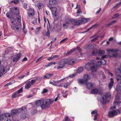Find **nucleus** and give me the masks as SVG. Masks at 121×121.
<instances>
[{"instance_id":"nucleus-1","label":"nucleus","mask_w":121,"mask_h":121,"mask_svg":"<svg viewBox=\"0 0 121 121\" xmlns=\"http://www.w3.org/2000/svg\"><path fill=\"white\" fill-rule=\"evenodd\" d=\"M106 63V60L104 59H100V61H98L96 63L95 60H93L91 63L87 64L85 66V68L87 70H90L92 72H95L97 69V67L99 65L105 64Z\"/></svg>"},{"instance_id":"nucleus-2","label":"nucleus","mask_w":121,"mask_h":121,"mask_svg":"<svg viewBox=\"0 0 121 121\" xmlns=\"http://www.w3.org/2000/svg\"><path fill=\"white\" fill-rule=\"evenodd\" d=\"M16 18L17 19H15L13 21L11 22L10 25L12 29L18 32H19L21 31L22 26L21 24H18L17 20L18 22H20L21 20V17L18 15H17Z\"/></svg>"},{"instance_id":"nucleus-3","label":"nucleus","mask_w":121,"mask_h":121,"mask_svg":"<svg viewBox=\"0 0 121 121\" xmlns=\"http://www.w3.org/2000/svg\"><path fill=\"white\" fill-rule=\"evenodd\" d=\"M48 101L47 99L37 100L35 102V104L37 106L40 105L42 109H44L48 108L50 106Z\"/></svg>"},{"instance_id":"nucleus-4","label":"nucleus","mask_w":121,"mask_h":121,"mask_svg":"<svg viewBox=\"0 0 121 121\" xmlns=\"http://www.w3.org/2000/svg\"><path fill=\"white\" fill-rule=\"evenodd\" d=\"M68 60L66 59H63L59 61L58 63V66L57 69L63 68L66 66V64L68 63Z\"/></svg>"},{"instance_id":"nucleus-5","label":"nucleus","mask_w":121,"mask_h":121,"mask_svg":"<svg viewBox=\"0 0 121 121\" xmlns=\"http://www.w3.org/2000/svg\"><path fill=\"white\" fill-rule=\"evenodd\" d=\"M90 78L89 75L88 74H85L84 75L83 79H80L78 80L79 82L81 84H84L87 82Z\"/></svg>"},{"instance_id":"nucleus-6","label":"nucleus","mask_w":121,"mask_h":121,"mask_svg":"<svg viewBox=\"0 0 121 121\" xmlns=\"http://www.w3.org/2000/svg\"><path fill=\"white\" fill-rule=\"evenodd\" d=\"M117 80L118 83L121 84V68L116 69L115 70Z\"/></svg>"},{"instance_id":"nucleus-7","label":"nucleus","mask_w":121,"mask_h":121,"mask_svg":"<svg viewBox=\"0 0 121 121\" xmlns=\"http://www.w3.org/2000/svg\"><path fill=\"white\" fill-rule=\"evenodd\" d=\"M20 111L22 113V114H21L20 116V118L22 119H24L27 118L28 116L26 113H24V112H25L26 109L25 107H22L20 109Z\"/></svg>"},{"instance_id":"nucleus-8","label":"nucleus","mask_w":121,"mask_h":121,"mask_svg":"<svg viewBox=\"0 0 121 121\" xmlns=\"http://www.w3.org/2000/svg\"><path fill=\"white\" fill-rule=\"evenodd\" d=\"M111 94L110 93L108 92L105 95H103L102 97L101 102L103 104L105 103L107 101V99L111 96Z\"/></svg>"},{"instance_id":"nucleus-9","label":"nucleus","mask_w":121,"mask_h":121,"mask_svg":"<svg viewBox=\"0 0 121 121\" xmlns=\"http://www.w3.org/2000/svg\"><path fill=\"white\" fill-rule=\"evenodd\" d=\"M120 113V111L118 110L110 111L108 112V116L110 117H112Z\"/></svg>"},{"instance_id":"nucleus-10","label":"nucleus","mask_w":121,"mask_h":121,"mask_svg":"<svg viewBox=\"0 0 121 121\" xmlns=\"http://www.w3.org/2000/svg\"><path fill=\"white\" fill-rule=\"evenodd\" d=\"M68 20L76 25H79L82 24V22L81 20H77L74 19H68L67 21H68Z\"/></svg>"},{"instance_id":"nucleus-11","label":"nucleus","mask_w":121,"mask_h":121,"mask_svg":"<svg viewBox=\"0 0 121 121\" xmlns=\"http://www.w3.org/2000/svg\"><path fill=\"white\" fill-rule=\"evenodd\" d=\"M35 11L34 9H28L27 12V14L30 17H33L34 15Z\"/></svg>"},{"instance_id":"nucleus-12","label":"nucleus","mask_w":121,"mask_h":121,"mask_svg":"<svg viewBox=\"0 0 121 121\" xmlns=\"http://www.w3.org/2000/svg\"><path fill=\"white\" fill-rule=\"evenodd\" d=\"M85 84L86 86V88L88 89H91L95 86L94 83L92 82H86Z\"/></svg>"},{"instance_id":"nucleus-13","label":"nucleus","mask_w":121,"mask_h":121,"mask_svg":"<svg viewBox=\"0 0 121 121\" xmlns=\"http://www.w3.org/2000/svg\"><path fill=\"white\" fill-rule=\"evenodd\" d=\"M21 53L17 54L16 57H14L13 59V62H17L21 58Z\"/></svg>"},{"instance_id":"nucleus-14","label":"nucleus","mask_w":121,"mask_h":121,"mask_svg":"<svg viewBox=\"0 0 121 121\" xmlns=\"http://www.w3.org/2000/svg\"><path fill=\"white\" fill-rule=\"evenodd\" d=\"M6 71L5 67L3 66H1L0 67V77L4 75L3 73Z\"/></svg>"},{"instance_id":"nucleus-15","label":"nucleus","mask_w":121,"mask_h":121,"mask_svg":"<svg viewBox=\"0 0 121 121\" xmlns=\"http://www.w3.org/2000/svg\"><path fill=\"white\" fill-rule=\"evenodd\" d=\"M97 45L95 44H89L85 46V48L87 49H91L96 47Z\"/></svg>"},{"instance_id":"nucleus-16","label":"nucleus","mask_w":121,"mask_h":121,"mask_svg":"<svg viewBox=\"0 0 121 121\" xmlns=\"http://www.w3.org/2000/svg\"><path fill=\"white\" fill-rule=\"evenodd\" d=\"M47 20L48 22V24H47V27L48 28V27H49L51 31H52L54 29L55 26L54 24L51 25L49 22V20L48 19Z\"/></svg>"},{"instance_id":"nucleus-17","label":"nucleus","mask_w":121,"mask_h":121,"mask_svg":"<svg viewBox=\"0 0 121 121\" xmlns=\"http://www.w3.org/2000/svg\"><path fill=\"white\" fill-rule=\"evenodd\" d=\"M4 114L5 117L6 118L5 119H13V117L12 115L9 113L6 112Z\"/></svg>"},{"instance_id":"nucleus-18","label":"nucleus","mask_w":121,"mask_h":121,"mask_svg":"<svg viewBox=\"0 0 121 121\" xmlns=\"http://www.w3.org/2000/svg\"><path fill=\"white\" fill-rule=\"evenodd\" d=\"M57 3V0H48V4L51 5H55Z\"/></svg>"},{"instance_id":"nucleus-19","label":"nucleus","mask_w":121,"mask_h":121,"mask_svg":"<svg viewBox=\"0 0 121 121\" xmlns=\"http://www.w3.org/2000/svg\"><path fill=\"white\" fill-rule=\"evenodd\" d=\"M12 115H17L19 114V112L17 110L14 109L12 110L11 112Z\"/></svg>"},{"instance_id":"nucleus-20","label":"nucleus","mask_w":121,"mask_h":121,"mask_svg":"<svg viewBox=\"0 0 121 121\" xmlns=\"http://www.w3.org/2000/svg\"><path fill=\"white\" fill-rule=\"evenodd\" d=\"M68 19H66V22L63 24V26L64 28H66L69 27V22H70L68 20V21H67V20H68Z\"/></svg>"},{"instance_id":"nucleus-21","label":"nucleus","mask_w":121,"mask_h":121,"mask_svg":"<svg viewBox=\"0 0 121 121\" xmlns=\"http://www.w3.org/2000/svg\"><path fill=\"white\" fill-rule=\"evenodd\" d=\"M50 9L51 11L52 14H55L56 12L57 9L56 7H50Z\"/></svg>"},{"instance_id":"nucleus-22","label":"nucleus","mask_w":121,"mask_h":121,"mask_svg":"<svg viewBox=\"0 0 121 121\" xmlns=\"http://www.w3.org/2000/svg\"><path fill=\"white\" fill-rule=\"evenodd\" d=\"M107 52H109V54L110 53H116L118 51L116 49H107Z\"/></svg>"},{"instance_id":"nucleus-23","label":"nucleus","mask_w":121,"mask_h":121,"mask_svg":"<svg viewBox=\"0 0 121 121\" xmlns=\"http://www.w3.org/2000/svg\"><path fill=\"white\" fill-rule=\"evenodd\" d=\"M74 51H79V50L77 48L73 49L68 52L67 53V54L68 55H69Z\"/></svg>"},{"instance_id":"nucleus-24","label":"nucleus","mask_w":121,"mask_h":121,"mask_svg":"<svg viewBox=\"0 0 121 121\" xmlns=\"http://www.w3.org/2000/svg\"><path fill=\"white\" fill-rule=\"evenodd\" d=\"M31 85L30 81H29L25 85V88L26 89H28L30 88Z\"/></svg>"},{"instance_id":"nucleus-25","label":"nucleus","mask_w":121,"mask_h":121,"mask_svg":"<svg viewBox=\"0 0 121 121\" xmlns=\"http://www.w3.org/2000/svg\"><path fill=\"white\" fill-rule=\"evenodd\" d=\"M53 73H49L45 75L43 77V78H49L51 76L53 75Z\"/></svg>"},{"instance_id":"nucleus-26","label":"nucleus","mask_w":121,"mask_h":121,"mask_svg":"<svg viewBox=\"0 0 121 121\" xmlns=\"http://www.w3.org/2000/svg\"><path fill=\"white\" fill-rule=\"evenodd\" d=\"M99 92L98 89L96 88L93 89L91 91V93L93 94H96L98 93Z\"/></svg>"},{"instance_id":"nucleus-27","label":"nucleus","mask_w":121,"mask_h":121,"mask_svg":"<svg viewBox=\"0 0 121 121\" xmlns=\"http://www.w3.org/2000/svg\"><path fill=\"white\" fill-rule=\"evenodd\" d=\"M82 22V23H84L88 22L90 21V19L89 18H84L81 20Z\"/></svg>"},{"instance_id":"nucleus-28","label":"nucleus","mask_w":121,"mask_h":121,"mask_svg":"<svg viewBox=\"0 0 121 121\" xmlns=\"http://www.w3.org/2000/svg\"><path fill=\"white\" fill-rule=\"evenodd\" d=\"M19 95L16 92L14 93L12 96V98H17L19 96Z\"/></svg>"},{"instance_id":"nucleus-29","label":"nucleus","mask_w":121,"mask_h":121,"mask_svg":"<svg viewBox=\"0 0 121 121\" xmlns=\"http://www.w3.org/2000/svg\"><path fill=\"white\" fill-rule=\"evenodd\" d=\"M19 13V9L17 7H15V10L14 11V13L17 15H18Z\"/></svg>"},{"instance_id":"nucleus-30","label":"nucleus","mask_w":121,"mask_h":121,"mask_svg":"<svg viewBox=\"0 0 121 121\" xmlns=\"http://www.w3.org/2000/svg\"><path fill=\"white\" fill-rule=\"evenodd\" d=\"M105 53L104 51L103 50H99V52L98 55L100 56H102Z\"/></svg>"},{"instance_id":"nucleus-31","label":"nucleus","mask_w":121,"mask_h":121,"mask_svg":"<svg viewBox=\"0 0 121 121\" xmlns=\"http://www.w3.org/2000/svg\"><path fill=\"white\" fill-rule=\"evenodd\" d=\"M43 4L41 3H39L37 4L36 6L39 9H40L43 7Z\"/></svg>"},{"instance_id":"nucleus-32","label":"nucleus","mask_w":121,"mask_h":121,"mask_svg":"<svg viewBox=\"0 0 121 121\" xmlns=\"http://www.w3.org/2000/svg\"><path fill=\"white\" fill-rule=\"evenodd\" d=\"M83 70V68L82 67H80L79 68L77 71V72L80 73L82 72Z\"/></svg>"},{"instance_id":"nucleus-33","label":"nucleus","mask_w":121,"mask_h":121,"mask_svg":"<svg viewBox=\"0 0 121 121\" xmlns=\"http://www.w3.org/2000/svg\"><path fill=\"white\" fill-rule=\"evenodd\" d=\"M114 83V82L111 81L108 84L109 88L110 89H111L113 86Z\"/></svg>"},{"instance_id":"nucleus-34","label":"nucleus","mask_w":121,"mask_h":121,"mask_svg":"<svg viewBox=\"0 0 121 121\" xmlns=\"http://www.w3.org/2000/svg\"><path fill=\"white\" fill-rule=\"evenodd\" d=\"M119 15V14L118 13H117L114 15L112 17V19H116L118 17Z\"/></svg>"},{"instance_id":"nucleus-35","label":"nucleus","mask_w":121,"mask_h":121,"mask_svg":"<svg viewBox=\"0 0 121 121\" xmlns=\"http://www.w3.org/2000/svg\"><path fill=\"white\" fill-rule=\"evenodd\" d=\"M37 112V111L35 109L32 110L30 112L31 114L32 115H34Z\"/></svg>"},{"instance_id":"nucleus-36","label":"nucleus","mask_w":121,"mask_h":121,"mask_svg":"<svg viewBox=\"0 0 121 121\" xmlns=\"http://www.w3.org/2000/svg\"><path fill=\"white\" fill-rule=\"evenodd\" d=\"M41 28V27H37L36 29V31L35 32L36 34H37L39 32L40 30V29Z\"/></svg>"},{"instance_id":"nucleus-37","label":"nucleus","mask_w":121,"mask_h":121,"mask_svg":"<svg viewBox=\"0 0 121 121\" xmlns=\"http://www.w3.org/2000/svg\"><path fill=\"white\" fill-rule=\"evenodd\" d=\"M68 63L69 65H71L74 63V61L73 60H72L69 61Z\"/></svg>"},{"instance_id":"nucleus-38","label":"nucleus","mask_w":121,"mask_h":121,"mask_svg":"<svg viewBox=\"0 0 121 121\" xmlns=\"http://www.w3.org/2000/svg\"><path fill=\"white\" fill-rule=\"evenodd\" d=\"M11 14L9 12H8L6 14V16L7 17L9 18H12V17L11 16Z\"/></svg>"},{"instance_id":"nucleus-39","label":"nucleus","mask_w":121,"mask_h":121,"mask_svg":"<svg viewBox=\"0 0 121 121\" xmlns=\"http://www.w3.org/2000/svg\"><path fill=\"white\" fill-rule=\"evenodd\" d=\"M19 2V1L18 0H14L11 1V2L12 3H13L15 4H17Z\"/></svg>"},{"instance_id":"nucleus-40","label":"nucleus","mask_w":121,"mask_h":121,"mask_svg":"<svg viewBox=\"0 0 121 121\" xmlns=\"http://www.w3.org/2000/svg\"><path fill=\"white\" fill-rule=\"evenodd\" d=\"M23 91V88L22 87L20 89H19L17 91H16L17 93L18 94L21 93Z\"/></svg>"},{"instance_id":"nucleus-41","label":"nucleus","mask_w":121,"mask_h":121,"mask_svg":"<svg viewBox=\"0 0 121 121\" xmlns=\"http://www.w3.org/2000/svg\"><path fill=\"white\" fill-rule=\"evenodd\" d=\"M5 117L4 114H1L0 115V120H2L4 119Z\"/></svg>"},{"instance_id":"nucleus-42","label":"nucleus","mask_w":121,"mask_h":121,"mask_svg":"<svg viewBox=\"0 0 121 121\" xmlns=\"http://www.w3.org/2000/svg\"><path fill=\"white\" fill-rule=\"evenodd\" d=\"M36 81V80L35 79L32 80L30 82V83L31 85H33Z\"/></svg>"},{"instance_id":"nucleus-43","label":"nucleus","mask_w":121,"mask_h":121,"mask_svg":"<svg viewBox=\"0 0 121 121\" xmlns=\"http://www.w3.org/2000/svg\"><path fill=\"white\" fill-rule=\"evenodd\" d=\"M70 84L69 83H66L64 85V87L65 88H67L68 86L70 85Z\"/></svg>"},{"instance_id":"nucleus-44","label":"nucleus","mask_w":121,"mask_h":121,"mask_svg":"<svg viewBox=\"0 0 121 121\" xmlns=\"http://www.w3.org/2000/svg\"><path fill=\"white\" fill-rule=\"evenodd\" d=\"M48 102H49V104H52L54 102V100L52 99H48Z\"/></svg>"},{"instance_id":"nucleus-45","label":"nucleus","mask_w":121,"mask_h":121,"mask_svg":"<svg viewBox=\"0 0 121 121\" xmlns=\"http://www.w3.org/2000/svg\"><path fill=\"white\" fill-rule=\"evenodd\" d=\"M99 37V36H97L95 38L91 40V41L92 42H93L97 40L98 39Z\"/></svg>"},{"instance_id":"nucleus-46","label":"nucleus","mask_w":121,"mask_h":121,"mask_svg":"<svg viewBox=\"0 0 121 121\" xmlns=\"http://www.w3.org/2000/svg\"><path fill=\"white\" fill-rule=\"evenodd\" d=\"M95 26V25H93V26H91V27H90V28H89L87 29L85 31V32H87L89 31L90 30H91Z\"/></svg>"},{"instance_id":"nucleus-47","label":"nucleus","mask_w":121,"mask_h":121,"mask_svg":"<svg viewBox=\"0 0 121 121\" xmlns=\"http://www.w3.org/2000/svg\"><path fill=\"white\" fill-rule=\"evenodd\" d=\"M53 64V62H51L49 63L48 64L46 65H45L46 67H47L52 66Z\"/></svg>"},{"instance_id":"nucleus-48","label":"nucleus","mask_w":121,"mask_h":121,"mask_svg":"<svg viewBox=\"0 0 121 121\" xmlns=\"http://www.w3.org/2000/svg\"><path fill=\"white\" fill-rule=\"evenodd\" d=\"M67 38H66L65 39H62V40H61L60 42V43H62L66 41L67 40Z\"/></svg>"},{"instance_id":"nucleus-49","label":"nucleus","mask_w":121,"mask_h":121,"mask_svg":"<svg viewBox=\"0 0 121 121\" xmlns=\"http://www.w3.org/2000/svg\"><path fill=\"white\" fill-rule=\"evenodd\" d=\"M50 33L49 32V30H48L46 33V35L48 37H50Z\"/></svg>"},{"instance_id":"nucleus-50","label":"nucleus","mask_w":121,"mask_h":121,"mask_svg":"<svg viewBox=\"0 0 121 121\" xmlns=\"http://www.w3.org/2000/svg\"><path fill=\"white\" fill-rule=\"evenodd\" d=\"M65 121H71L69 118L67 116H66L65 118Z\"/></svg>"},{"instance_id":"nucleus-51","label":"nucleus","mask_w":121,"mask_h":121,"mask_svg":"<svg viewBox=\"0 0 121 121\" xmlns=\"http://www.w3.org/2000/svg\"><path fill=\"white\" fill-rule=\"evenodd\" d=\"M23 31L24 32V33L25 34H26L27 33V30L25 29V26L24 25H23Z\"/></svg>"},{"instance_id":"nucleus-52","label":"nucleus","mask_w":121,"mask_h":121,"mask_svg":"<svg viewBox=\"0 0 121 121\" xmlns=\"http://www.w3.org/2000/svg\"><path fill=\"white\" fill-rule=\"evenodd\" d=\"M27 4L26 3H24L23 4V7L25 9H26L27 8Z\"/></svg>"},{"instance_id":"nucleus-53","label":"nucleus","mask_w":121,"mask_h":121,"mask_svg":"<svg viewBox=\"0 0 121 121\" xmlns=\"http://www.w3.org/2000/svg\"><path fill=\"white\" fill-rule=\"evenodd\" d=\"M48 91V90L46 89H43V91L42 92V93H45L47 92Z\"/></svg>"},{"instance_id":"nucleus-54","label":"nucleus","mask_w":121,"mask_h":121,"mask_svg":"<svg viewBox=\"0 0 121 121\" xmlns=\"http://www.w3.org/2000/svg\"><path fill=\"white\" fill-rule=\"evenodd\" d=\"M97 111L96 110H94L93 111H92L91 113L92 114H95L97 113Z\"/></svg>"},{"instance_id":"nucleus-55","label":"nucleus","mask_w":121,"mask_h":121,"mask_svg":"<svg viewBox=\"0 0 121 121\" xmlns=\"http://www.w3.org/2000/svg\"><path fill=\"white\" fill-rule=\"evenodd\" d=\"M101 8H100L96 12V14H98L101 11Z\"/></svg>"},{"instance_id":"nucleus-56","label":"nucleus","mask_w":121,"mask_h":121,"mask_svg":"<svg viewBox=\"0 0 121 121\" xmlns=\"http://www.w3.org/2000/svg\"><path fill=\"white\" fill-rule=\"evenodd\" d=\"M42 79V78L41 77H37L36 78V80H41Z\"/></svg>"},{"instance_id":"nucleus-57","label":"nucleus","mask_w":121,"mask_h":121,"mask_svg":"<svg viewBox=\"0 0 121 121\" xmlns=\"http://www.w3.org/2000/svg\"><path fill=\"white\" fill-rule=\"evenodd\" d=\"M120 4L121 5V2L119 3H117L115 6H114V7H118L120 6Z\"/></svg>"},{"instance_id":"nucleus-58","label":"nucleus","mask_w":121,"mask_h":121,"mask_svg":"<svg viewBox=\"0 0 121 121\" xmlns=\"http://www.w3.org/2000/svg\"><path fill=\"white\" fill-rule=\"evenodd\" d=\"M76 13H82V12L81 11V10L80 9H79L77 10V11Z\"/></svg>"},{"instance_id":"nucleus-59","label":"nucleus","mask_w":121,"mask_h":121,"mask_svg":"<svg viewBox=\"0 0 121 121\" xmlns=\"http://www.w3.org/2000/svg\"><path fill=\"white\" fill-rule=\"evenodd\" d=\"M53 58H58L59 57V56L58 55H54L52 56Z\"/></svg>"},{"instance_id":"nucleus-60","label":"nucleus","mask_w":121,"mask_h":121,"mask_svg":"<svg viewBox=\"0 0 121 121\" xmlns=\"http://www.w3.org/2000/svg\"><path fill=\"white\" fill-rule=\"evenodd\" d=\"M57 95V96L56 98L55 99V101H56L57 100L59 96V94H58Z\"/></svg>"},{"instance_id":"nucleus-61","label":"nucleus","mask_w":121,"mask_h":121,"mask_svg":"<svg viewBox=\"0 0 121 121\" xmlns=\"http://www.w3.org/2000/svg\"><path fill=\"white\" fill-rule=\"evenodd\" d=\"M96 54V52L95 51H93L92 52V54L93 55H95Z\"/></svg>"},{"instance_id":"nucleus-62","label":"nucleus","mask_w":121,"mask_h":121,"mask_svg":"<svg viewBox=\"0 0 121 121\" xmlns=\"http://www.w3.org/2000/svg\"><path fill=\"white\" fill-rule=\"evenodd\" d=\"M67 92V91H63L62 92V93L63 95H65Z\"/></svg>"},{"instance_id":"nucleus-63","label":"nucleus","mask_w":121,"mask_h":121,"mask_svg":"<svg viewBox=\"0 0 121 121\" xmlns=\"http://www.w3.org/2000/svg\"><path fill=\"white\" fill-rule=\"evenodd\" d=\"M98 115L97 114H96V115L94 117V120H95L97 118V117Z\"/></svg>"},{"instance_id":"nucleus-64","label":"nucleus","mask_w":121,"mask_h":121,"mask_svg":"<svg viewBox=\"0 0 121 121\" xmlns=\"http://www.w3.org/2000/svg\"><path fill=\"white\" fill-rule=\"evenodd\" d=\"M12 119H5L4 121H11Z\"/></svg>"}]
</instances>
